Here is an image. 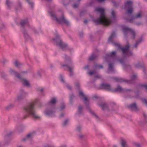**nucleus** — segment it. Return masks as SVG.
<instances>
[{"mask_svg":"<svg viewBox=\"0 0 147 147\" xmlns=\"http://www.w3.org/2000/svg\"><path fill=\"white\" fill-rule=\"evenodd\" d=\"M88 20H85L84 21V23L85 24H86L88 22Z\"/></svg>","mask_w":147,"mask_h":147,"instance_id":"52","label":"nucleus"},{"mask_svg":"<svg viewBox=\"0 0 147 147\" xmlns=\"http://www.w3.org/2000/svg\"><path fill=\"white\" fill-rule=\"evenodd\" d=\"M90 112L92 114L94 115L96 117H97V116L93 112L91 111H90Z\"/></svg>","mask_w":147,"mask_h":147,"instance_id":"40","label":"nucleus"},{"mask_svg":"<svg viewBox=\"0 0 147 147\" xmlns=\"http://www.w3.org/2000/svg\"><path fill=\"white\" fill-rule=\"evenodd\" d=\"M15 65L17 67H19L21 65V64L17 60H16L14 62Z\"/></svg>","mask_w":147,"mask_h":147,"instance_id":"28","label":"nucleus"},{"mask_svg":"<svg viewBox=\"0 0 147 147\" xmlns=\"http://www.w3.org/2000/svg\"><path fill=\"white\" fill-rule=\"evenodd\" d=\"M65 108V106L64 104H63L61 107L60 109L61 110L63 109H64Z\"/></svg>","mask_w":147,"mask_h":147,"instance_id":"41","label":"nucleus"},{"mask_svg":"<svg viewBox=\"0 0 147 147\" xmlns=\"http://www.w3.org/2000/svg\"><path fill=\"white\" fill-rule=\"evenodd\" d=\"M108 69L111 71H113L114 70V69L113 67V65L112 63H109Z\"/></svg>","mask_w":147,"mask_h":147,"instance_id":"27","label":"nucleus"},{"mask_svg":"<svg viewBox=\"0 0 147 147\" xmlns=\"http://www.w3.org/2000/svg\"><path fill=\"white\" fill-rule=\"evenodd\" d=\"M82 110V107L81 106H80L78 108V110L79 113H81Z\"/></svg>","mask_w":147,"mask_h":147,"instance_id":"35","label":"nucleus"},{"mask_svg":"<svg viewBox=\"0 0 147 147\" xmlns=\"http://www.w3.org/2000/svg\"><path fill=\"white\" fill-rule=\"evenodd\" d=\"M130 47V45L128 43L125 47H120V48L122 51L124 55L126 56H129L132 55V53L129 51V49Z\"/></svg>","mask_w":147,"mask_h":147,"instance_id":"8","label":"nucleus"},{"mask_svg":"<svg viewBox=\"0 0 147 147\" xmlns=\"http://www.w3.org/2000/svg\"><path fill=\"white\" fill-rule=\"evenodd\" d=\"M32 136V133H30L28 134L24 138L22 139V140L23 141H25L27 139H29L30 138H31Z\"/></svg>","mask_w":147,"mask_h":147,"instance_id":"20","label":"nucleus"},{"mask_svg":"<svg viewBox=\"0 0 147 147\" xmlns=\"http://www.w3.org/2000/svg\"><path fill=\"white\" fill-rule=\"evenodd\" d=\"M100 88L102 89L110 90H111V86L110 85L103 83L100 85Z\"/></svg>","mask_w":147,"mask_h":147,"instance_id":"10","label":"nucleus"},{"mask_svg":"<svg viewBox=\"0 0 147 147\" xmlns=\"http://www.w3.org/2000/svg\"><path fill=\"white\" fill-rule=\"evenodd\" d=\"M9 73L12 76H14L17 77L18 78L21 80V82L24 85L28 86H29V83L28 81L24 79H21L20 74L17 73L14 70L12 69H10L9 71Z\"/></svg>","mask_w":147,"mask_h":147,"instance_id":"4","label":"nucleus"},{"mask_svg":"<svg viewBox=\"0 0 147 147\" xmlns=\"http://www.w3.org/2000/svg\"><path fill=\"white\" fill-rule=\"evenodd\" d=\"M144 117L145 118H146V115L145 114H144Z\"/></svg>","mask_w":147,"mask_h":147,"instance_id":"58","label":"nucleus"},{"mask_svg":"<svg viewBox=\"0 0 147 147\" xmlns=\"http://www.w3.org/2000/svg\"><path fill=\"white\" fill-rule=\"evenodd\" d=\"M128 107L130 109L133 110H137V108L136 103H134L128 106Z\"/></svg>","mask_w":147,"mask_h":147,"instance_id":"13","label":"nucleus"},{"mask_svg":"<svg viewBox=\"0 0 147 147\" xmlns=\"http://www.w3.org/2000/svg\"><path fill=\"white\" fill-rule=\"evenodd\" d=\"M137 77V76L135 74L133 75L131 77V79L133 80L136 79Z\"/></svg>","mask_w":147,"mask_h":147,"instance_id":"32","label":"nucleus"},{"mask_svg":"<svg viewBox=\"0 0 147 147\" xmlns=\"http://www.w3.org/2000/svg\"><path fill=\"white\" fill-rule=\"evenodd\" d=\"M121 144L123 147H127L126 141L125 140L123 139L121 140Z\"/></svg>","mask_w":147,"mask_h":147,"instance_id":"26","label":"nucleus"},{"mask_svg":"<svg viewBox=\"0 0 147 147\" xmlns=\"http://www.w3.org/2000/svg\"><path fill=\"white\" fill-rule=\"evenodd\" d=\"M53 40L56 43H57V42H59V43H57V45L59 46L63 50H65L67 48V45L66 44L63 43L62 42L61 40H60L59 36V35H57L56 38H54Z\"/></svg>","mask_w":147,"mask_h":147,"instance_id":"7","label":"nucleus"},{"mask_svg":"<svg viewBox=\"0 0 147 147\" xmlns=\"http://www.w3.org/2000/svg\"><path fill=\"white\" fill-rule=\"evenodd\" d=\"M96 73V71H89L88 74L90 75H92L94 74H95Z\"/></svg>","mask_w":147,"mask_h":147,"instance_id":"29","label":"nucleus"},{"mask_svg":"<svg viewBox=\"0 0 147 147\" xmlns=\"http://www.w3.org/2000/svg\"><path fill=\"white\" fill-rule=\"evenodd\" d=\"M111 14L113 18H114L115 16V14L114 11L112 10V11Z\"/></svg>","mask_w":147,"mask_h":147,"instance_id":"36","label":"nucleus"},{"mask_svg":"<svg viewBox=\"0 0 147 147\" xmlns=\"http://www.w3.org/2000/svg\"><path fill=\"white\" fill-rule=\"evenodd\" d=\"M89 67V65H87L84 67V69H87Z\"/></svg>","mask_w":147,"mask_h":147,"instance_id":"49","label":"nucleus"},{"mask_svg":"<svg viewBox=\"0 0 147 147\" xmlns=\"http://www.w3.org/2000/svg\"><path fill=\"white\" fill-rule=\"evenodd\" d=\"M62 66L63 67H66L67 68H68L69 70L70 71V76H71L72 74V70L71 68L72 67H69V66L68 65H62Z\"/></svg>","mask_w":147,"mask_h":147,"instance_id":"18","label":"nucleus"},{"mask_svg":"<svg viewBox=\"0 0 147 147\" xmlns=\"http://www.w3.org/2000/svg\"><path fill=\"white\" fill-rule=\"evenodd\" d=\"M136 146L137 147H140V145L139 144H135Z\"/></svg>","mask_w":147,"mask_h":147,"instance_id":"51","label":"nucleus"},{"mask_svg":"<svg viewBox=\"0 0 147 147\" xmlns=\"http://www.w3.org/2000/svg\"><path fill=\"white\" fill-rule=\"evenodd\" d=\"M113 147H117V146H116L114 145V146Z\"/></svg>","mask_w":147,"mask_h":147,"instance_id":"63","label":"nucleus"},{"mask_svg":"<svg viewBox=\"0 0 147 147\" xmlns=\"http://www.w3.org/2000/svg\"><path fill=\"white\" fill-rule=\"evenodd\" d=\"M68 120L67 119H66L65 121H64V122L63 123V124L64 125H66V124H67V123H68Z\"/></svg>","mask_w":147,"mask_h":147,"instance_id":"39","label":"nucleus"},{"mask_svg":"<svg viewBox=\"0 0 147 147\" xmlns=\"http://www.w3.org/2000/svg\"><path fill=\"white\" fill-rule=\"evenodd\" d=\"M123 91V89L122 88H121L120 86H118V87L117 88L115 89L114 90V91L115 92H122Z\"/></svg>","mask_w":147,"mask_h":147,"instance_id":"19","label":"nucleus"},{"mask_svg":"<svg viewBox=\"0 0 147 147\" xmlns=\"http://www.w3.org/2000/svg\"><path fill=\"white\" fill-rule=\"evenodd\" d=\"M116 37V34L115 32H113L111 34V36L109 38V41L111 42L112 41L113 39Z\"/></svg>","mask_w":147,"mask_h":147,"instance_id":"16","label":"nucleus"},{"mask_svg":"<svg viewBox=\"0 0 147 147\" xmlns=\"http://www.w3.org/2000/svg\"><path fill=\"white\" fill-rule=\"evenodd\" d=\"M74 96L73 95V94H72L70 96V101H71L72 99H73V98H74Z\"/></svg>","mask_w":147,"mask_h":147,"instance_id":"44","label":"nucleus"},{"mask_svg":"<svg viewBox=\"0 0 147 147\" xmlns=\"http://www.w3.org/2000/svg\"><path fill=\"white\" fill-rule=\"evenodd\" d=\"M142 41V37H141L140 38V39L139 41H136L135 45L134 46V47H135V48L136 47H137L139 43H140Z\"/></svg>","mask_w":147,"mask_h":147,"instance_id":"25","label":"nucleus"},{"mask_svg":"<svg viewBox=\"0 0 147 147\" xmlns=\"http://www.w3.org/2000/svg\"><path fill=\"white\" fill-rule=\"evenodd\" d=\"M54 113V111L52 110H47L45 112V114L49 116H52L53 115Z\"/></svg>","mask_w":147,"mask_h":147,"instance_id":"12","label":"nucleus"},{"mask_svg":"<svg viewBox=\"0 0 147 147\" xmlns=\"http://www.w3.org/2000/svg\"><path fill=\"white\" fill-rule=\"evenodd\" d=\"M79 96L83 98L84 100L86 102L87 101V97L85 96L84 93L82 91H79Z\"/></svg>","mask_w":147,"mask_h":147,"instance_id":"15","label":"nucleus"},{"mask_svg":"<svg viewBox=\"0 0 147 147\" xmlns=\"http://www.w3.org/2000/svg\"><path fill=\"white\" fill-rule=\"evenodd\" d=\"M105 0H98V1L99 2H102L104 1H105Z\"/></svg>","mask_w":147,"mask_h":147,"instance_id":"53","label":"nucleus"},{"mask_svg":"<svg viewBox=\"0 0 147 147\" xmlns=\"http://www.w3.org/2000/svg\"><path fill=\"white\" fill-rule=\"evenodd\" d=\"M76 86L78 88L79 87V85L78 84H77L76 85Z\"/></svg>","mask_w":147,"mask_h":147,"instance_id":"56","label":"nucleus"},{"mask_svg":"<svg viewBox=\"0 0 147 147\" xmlns=\"http://www.w3.org/2000/svg\"><path fill=\"white\" fill-rule=\"evenodd\" d=\"M22 95H21L20 96H19L18 97V100H20L22 99Z\"/></svg>","mask_w":147,"mask_h":147,"instance_id":"47","label":"nucleus"},{"mask_svg":"<svg viewBox=\"0 0 147 147\" xmlns=\"http://www.w3.org/2000/svg\"><path fill=\"white\" fill-rule=\"evenodd\" d=\"M142 101L144 102L146 104H147V101L145 98H143L142 99Z\"/></svg>","mask_w":147,"mask_h":147,"instance_id":"43","label":"nucleus"},{"mask_svg":"<svg viewBox=\"0 0 147 147\" xmlns=\"http://www.w3.org/2000/svg\"><path fill=\"white\" fill-rule=\"evenodd\" d=\"M116 52L115 51H113L112 52L106 55V58H110L113 59L114 57H116Z\"/></svg>","mask_w":147,"mask_h":147,"instance_id":"11","label":"nucleus"},{"mask_svg":"<svg viewBox=\"0 0 147 147\" xmlns=\"http://www.w3.org/2000/svg\"><path fill=\"white\" fill-rule=\"evenodd\" d=\"M114 4V6H116L117 5V4L114 1L112 2Z\"/></svg>","mask_w":147,"mask_h":147,"instance_id":"48","label":"nucleus"},{"mask_svg":"<svg viewBox=\"0 0 147 147\" xmlns=\"http://www.w3.org/2000/svg\"><path fill=\"white\" fill-rule=\"evenodd\" d=\"M56 99L55 98H52L50 101L48 103L49 105H51V104H53L56 103Z\"/></svg>","mask_w":147,"mask_h":147,"instance_id":"17","label":"nucleus"},{"mask_svg":"<svg viewBox=\"0 0 147 147\" xmlns=\"http://www.w3.org/2000/svg\"><path fill=\"white\" fill-rule=\"evenodd\" d=\"M140 23H138L137 24L138 25H140Z\"/></svg>","mask_w":147,"mask_h":147,"instance_id":"61","label":"nucleus"},{"mask_svg":"<svg viewBox=\"0 0 147 147\" xmlns=\"http://www.w3.org/2000/svg\"><path fill=\"white\" fill-rule=\"evenodd\" d=\"M135 66L137 68H139L141 66V65L140 63H139L136 64Z\"/></svg>","mask_w":147,"mask_h":147,"instance_id":"33","label":"nucleus"},{"mask_svg":"<svg viewBox=\"0 0 147 147\" xmlns=\"http://www.w3.org/2000/svg\"><path fill=\"white\" fill-rule=\"evenodd\" d=\"M114 79L115 81L117 82H122L123 81V80L121 78L118 77L114 78Z\"/></svg>","mask_w":147,"mask_h":147,"instance_id":"23","label":"nucleus"},{"mask_svg":"<svg viewBox=\"0 0 147 147\" xmlns=\"http://www.w3.org/2000/svg\"><path fill=\"white\" fill-rule=\"evenodd\" d=\"M96 78H100V76L99 75H97L96 76Z\"/></svg>","mask_w":147,"mask_h":147,"instance_id":"54","label":"nucleus"},{"mask_svg":"<svg viewBox=\"0 0 147 147\" xmlns=\"http://www.w3.org/2000/svg\"><path fill=\"white\" fill-rule=\"evenodd\" d=\"M113 44L115 46H117L119 47L120 46V45L119 44L116 43H114Z\"/></svg>","mask_w":147,"mask_h":147,"instance_id":"46","label":"nucleus"},{"mask_svg":"<svg viewBox=\"0 0 147 147\" xmlns=\"http://www.w3.org/2000/svg\"><path fill=\"white\" fill-rule=\"evenodd\" d=\"M119 61L122 64H123L124 62V60L123 59H119Z\"/></svg>","mask_w":147,"mask_h":147,"instance_id":"37","label":"nucleus"},{"mask_svg":"<svg viewBox=\"0 0 147 147\" xmlns=\"http://www.w3.org/2000/svg\"><path fill=\"white\" fill-rule=\"evenodd\" d=\"M77 129H78V130H80V127H78V128H77Z\"/></svg>","mask_w":147,"mask_h":147,"instance_id":"60","label":"nucleus"},{"mask_svg":"<svg viewBox=\"0 0 147 147\" xmlns=\"http://www.w3.org/2000/svg\"><path fill=\"white\" fill-rule=\"evenodd\" d=\"M94 68L95 69H100L103 68V66L102 65H98L96 64L94 66Z\"/></svg>","mask_w":147,"mask_h":147,"instance_id":"24","label":"nucleus"},{"mask_svg":"<svg viewBox=\"0 0 147 147\" xmlns=\"http://www.w3.org/2000/svg\"><path fill=\"white\" fill-rule=\"evenodd\" d=\"M123 68H125V65H123Z\"/></svg>","mask_w":147,"mask_h":147,"instance_id":"62","label":"nucleus"},{"mask_svg":"<svg viewBox=\"0 0 147 147\" xmlns=\"http://www.w3.org/2000/svg\"><path fill=\"white\" fill-rule=\"evenodd\" d=\"M44 89L43 88H41L40 90V91L41 92L43 91V90Z\"/></svg>","mask_w":147,"mask_h":147,"instance_id":"57","label":"nucleus"},{"mask_svg":"<svg viewBox=\"0 0 147 147\" xmlns=\"http://www.w3.org/2000/svg\"><path fill=\"white\" fill-rule=\"evenodd\" d=\"M99 105L101 108L102 110H104L107 107V106L105 103H103Z\"/></svg>","mask_w":147,"mask_h":147,"instance_id":"22","label":"nucleus"},{"mask_svg":"<svg viewBox=\"0 0 147 147\" xmlns=\"http://www.w3.org/2000/svg\"><path fill=\"white\" fill-rule=\"evenodd\" d=\"M97 57L96 55L94 53H93L92 55L88 59L89 61H91Z\"/></svg>","mask_w":147,"mask_h":147,"instance_id":"21","label":"nucleus"},{"mask_svg":"<svg viewBox=\"0 0 147 147\" xmlns=\"http://www.w3.org/2000/svg\"><path fill=\"white\" fill-rule=\"evenodd\" d=\"M38 101V99L36 98L25 108V111L27 114V115L25 117V118L29 115H30L34 119L40 118V117L36 114L34 108V105L37 103Z\"/></svg>","mask_w":147,"mask_h":147,"instance_id":"2","label":"nucleus"},{"mask_svg":"<svg viewBox=\"0 0 147 147\" xmlns=\"http://www.w3.org/2000/svg\"><path fill=\"white\" fill-rule=\"evenodd\" d=\"M49 12L50 13L53 20L56 21L57 22H58L59 24L65 23L66 24H68V21L65 20L63 15H62L61 18L58 19L57 18L56 15L54 14L53 12H52L50 10L49 11Z\"/></svg>","mask_w":147,"mask_h":147,"instance_id":"3","label":"nucleus"},{"mask_svg":"<svg viewBox=\"0 0 147 147\" xmlns=\"http://www.w3.org/2000/svg\"><path fill=\"white\" fill-rule=\"evenodd\" d=\"M28 2V3L29 4L31 5V6H32L33 5V3H30L29 0H26Z\"/></svg>","mask_w":147,"mask_h":147,"instance_id":"42","label":"nucleus"},{"mask_svg":"<svg viewBox=\"0 0 147 147\" xmlns=\"http://www.w3.org/2000/svg\"><path fill=\"white\" fill-rule=\"evenodd\" d=\"M10 2L9 0H6V5L8 8H9V4H10Z\"/></svg>","mask_w":147,"mask_h":147,"instance_id":"30","label":"nucleus"},{"mask_svg":"<svg viewBox=\"0 0 147 147\" xmlns=\"http://www.w3.org/2000/svg\"><path fill=\"white\" fill-rule=\"evenodd\" d=\"M78 6V5L76 4H75L73 5V7L74 8H76Z\"/></svg>","mask_w":147,"mask_h":147,"instance_id":"45","label":"nucleus"},{"mask_svg":"<svg viewBox=\"0 0 147 147\" xmlns=\"http://www.w3.org/2000/svg\"><path fill=\"white\" fill-rule=\"evenodd\" d=\"M144 15V13L142 11H141L137 15L133 16L131 19H127L128 22H131L132 20L135 19L141 18Z\"/></svg>","mask_w":147,"mask_h":147,"instance_id":"9","label":"nucleus"},{"mask_svg":"<svg viewBox=\"0 0 147 147\" xmlns=\"http://www.w3.org/2000/svg\"><path fill=\"white\" fill-rule=\"evenodd\" d=\"M122 27L125 36L127 34H128L131 36L132 38L134 39L135 38L136 33L133 30L128 28L124 25L122 26Z\"/></svg>","mask_w":147,"mask_h":147,"instance_id":"5","label":"nucleus"},{"mask_svg":"<svg viewBox=\"0 0 147 147\" xmlns=\"http://www.w3.org/2000/svg\"><path fill=\"white\" fill-rule=\"evenodd\" d=\"M141 86L142 87H144L147 90V84L142 85Z\"/></svg>","mask_w":147,"mask_h":147,"instance_id":"38","label":"nucleus"},{"mask_svg":"<svg viewBox=\"0 0 147 147\" xmlns=\"http://www.w3.org/2000/svg\"><path fill=\"white\" fill-rule=\"evenodd\" d=\"M132 3L133 2L131 1H127L124 3L125 9L128 8L127 10V13L128 14H131L133 12Z\"/></svg>","mask_w":147,"mask_h":147,"instance_id":"6","label":"nucleus"},{"mask_svg":"<svg viewBox=\"0 0 147 147\" xmlns=\"http://www.w3.org/2000/svg\"><path fill=\"white\" fill-rule=\"evenodd\" d=\"M95 11L100 13L99 18L93 20L96 25L102 24L105 25H108L111 23V20L107 18L105 15L104 9L101 7H97L95 9Z\"/></svg>","mask_w":147,"mask_h":147,"instance_id":"1","label":"nucleus"},{"mask_svg":"<svg viewBox=\"0 0 147 147\" xmlns=\"http://www.w3.org/2000/svg\"><path fill=\"white\" fill-rule=\"evenodd\" d=\"M63 115H64V114H61V117H62V116H63Z\"/></svg>","mask_w":147,"mask_h":147,"instance_id":"59","label":"nucleus"},{"mask_svg":"<svg viewBox=\"0 0 147 147\" xmlns=\"http://www.w3.org/2000/svg\"><path fill=\"white\" fill-rule=\"evenodd\" d=\"M45 147H49V146H45Z\"/></svg>","mask_w":147,"mask_h":147,"instance_id":"64","label":"nucleus"},{"mask_svg":"<svg viewBox=\"0 0 147 147\" xmlns=\"http://www.w3.org/2000/svg\"><path fill=\"white\" fill-rule=\"evenodd\" d=\"M24 35V37L25 38H26L27 37H29L28 35L25 32H24L23 33Z\"/></svg>","mask_w":147,"mask_h":147,"instance_id":"34","label":"nucleus"},{"mask_svg":"<svg viewBox=\"0 0 147 147\" xmlns=\"http://www.w3.org/2000/svg\"><path fill=\"white\" fill-rule=\"evenodd\" d=\"M20 24L23 27L25 26H28V23L27 20L26 19L23 20L22 22H21Z\"/></svg>","mask_w":147,"mask_h":147,"instance_id":"14","label":"nucleus"},{"mask_svg":"<svg viewBox=\"0 0 147 147\" xmlns=\"http://www.w3.org/2000/svg\"><path fill=\"white\" fill-rule=\"evenodd\" d=\"M66 86L67 87V88L69 89L70 90L71 89V87L68 85H67Z\"/></svg>","mask_w":147,"mask_h":147,"instance_id":"50","label":"nucleus"},{"mask_svg":"<svg viewBox=\"0 0 147 147\" xmlns=\"http://www.w3.org/2000/svg\"><path fill=\"white\" fill-rule=\"evenodd\" d=\"M60 80H61V81L62 82H64V80H63V76H62V75H60Z\"/></svg>","mask_w":147,"mask_h":147,"instance_id":"31","label":"nucleus"},{"mask_svg":"<svg viewBox=\"0 0 147 147\" xmlns=\"http://www.w3.org/2000/svg\"><path fill=\"white\" fill-rule=\"evenodd\" d=\"M127 82L128 83H131L130 81H129V80L127 81Z\"/></svg>","mask_w":147,"mask_h":147,"instance_id":"55","label":"nucleus"}]
</instances>
